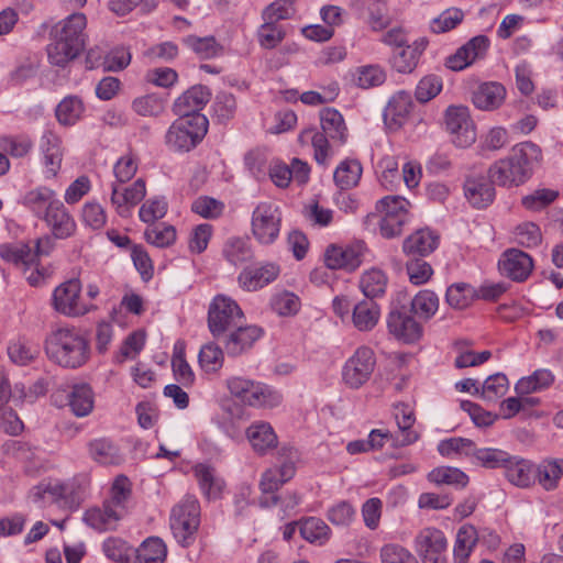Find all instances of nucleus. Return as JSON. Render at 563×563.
Segmentation results:
<instances>
[{"label":"nucleus","instance_id":"f257e3e1","mask_svg":"<svg viewBox=\"0 0 563 563\" xmlns=\"http://www.w3.org/2000/svg\"><path fill=\"white\" fill-rule=\"evenodd\" d=\"M542 159L541 148L530 142L516 144L510 153L489 167V178L501 187H518L528 181Z\"/></svg>","mask_w":563,"mask_h":563},{"label":"nucleus","instance_id":"f03ea898","mask_svg":"<svg viewBox=\"0 0 563 563\" xmlns=\"http://www.w3.org/2000/svg\"><path fill=\"white\" fill-rule=\"evenodd\" d=\"M321 131L314 128L303 130L298 140L301 144L311 143L314 151V159L320 165H327L334 155L333 146L342 145L347 139V128L343 115L333 108H324L320 111Z\"/></svg>","mask_w":563,"mask_h":563},{"label":"nucleus","instance_id":"7ed1b4c3","mask_svg":"<svg viewBox=\"0 0 563 563\" xmlns=\"http://www.w3.org/2000/svg\"><path fill=\"white\" fill-rule=\"evenodd\" d=\"M44 349L47 357L64 368H79L90 356L87 339L73 327L53 330L45 340Z\"/></svg>","mask_w":563,"mask_h":563},{"label":"nucleus","instance_id":"20e7f679","mask_svg":"<svg viewBox=\"0 0 563 563\" xmlns=\"http://www.w3.org/2000/svg\"><path fill=\"white\" fill-rule=\"evenodd\" d=\"M297 451L294 448L283 446L278 452V464L267 468L260 482L263 496L260 498L262 507H272L277 504L275 493L282 485L290 481L296 473Z\"/></svg>","mask_w":563,"mask_h":563},{"label":"nucleus","instance_id":"39448f33","mask_svg":"<svg viewBox=\"0 0 563 563\" xmlns=\"http://www.w3.org/2000/svg\"><path fill=\"white\" fill-rule=\"evenodd\" d=\"M227 388L231 396L255 408H275L283 400L282 395L271 386L242 376L229 377Z\"/></svg>","mask_w":563,"mask_h":563},{"label":"nucleus","instance_id":"423d86ee","mask_svg":"<svg viewBox=\"0 0 563 563\" xmlns=\"http://www.w3.org/2000/svg\"><path fill=\"white\" fill-rule=\"evenodd\" d=\"M170 530L183 547L192 544L200 526V504L192 495L185 496L170 512Z\"/></svg>","mask_w":563,"mask_h":563},{"label":"nucleus","instance_id":"0eeeda50","mask_svg":"<svg viewBox=\"0 0 563 563\" xmlns=\"http://www.w3.org/2000/svg\"><path fill=\"white\" fill-rule=\"evenodd\" d=\"M208 131L206 115L176 119L165 134V145L173 152L185 153L195 148Z\"/></svg>","mask_w":563,"mask_h":563},{"label":"nucleus","instance_id":"6e6552de","mask_svg":"<svg viewBox=\"0 0 563 563\" xmlns=\"http://www.w3.org/2000/svg\"><path fill=\"white\" fill-rule=\"evenodd\" d=\"M282 229V210L273 201L258 202L251 217V232L262 245L273 244Z\"/></svg>","mask_w":563,"mask_h":563},{"label":"nucleus","instance_id":"1a4fd4ad","mask_svg":"<svg viewBox=\"0 0 563 563\" xmlns=\"http://www.w3.org/2000/svg\"><path fill=\"white\" fill-rule=\"evenodd\" d=\"M244 313L229 296L217 295L208 309V327L213 336H220L242 323Z\"/></svg>","mask_w":563,"mask_h":563},{"label":"nucleus","instance_id":"9d476101","mask_svg":"<svg viewBox=\"0 0 563 563\" xmlns=\"http://www.w3.org/2000/svg\"><path fill=\"white\" fill-rule=\"evenodd\" d=\"M410 203L400 196H386L375 206L379 214V231L386 239H393L402 232V227L408 220Z\"/></svg>","mask_w":563,"mask_h":563},{"label":"nucleus","instance_id":"9b49d317","mask_svg":"<svg viewBox=\"0 0 563 563\" xmlns=\"http://www.w3.org/2000/svg\"><path fill=\"white\" fill-rule=\"evenodd\" d=\"M376 357L368 346H360L345 361L341 377L342 383L350 389H360L369 382L375 371Z\"/></svg>","mask_w":563,"mask_h":563},{"label":"nucleus","instance_id":"f8f14e48","mask_svg":"<svg viewBox=\"0 0 563 563\" xmlns=\"http://www.w3.org/2000/svg\"><path fill=\"white\" fill-rule=\"evenodd\" d=\"M82 286L79 279L73 278L57 286L53 292L54 309L68 317H78L96 309L81 296Z\"/></svg>","mask_w":563,"mask_h":563},{"label":"nucleus","instance_id":"ddd939ff","mask_svg":"<svg viewBox=\"0 0 563 563\" xmlns=\"http://www.w3.org/2000/svg\"><path fill=\"white\" fill-rule=\"evenodd\" d=\"M444 125L457 147H470L476 141V125L465 106H450L444 112Z\"/></svg>","mask_w":563,"mask_h":563},{"label":"nucleus","instance_id":"4468645a","mask_svg":"<svg viewBox=\"0 0 563 563\" xmlns=\"http://www.w3.org/2000/svg\"><path fill=\"white\" fill-rule=\"evenodd\" d=\"M415 549L423 563H446L448 540L438 528L421 529L415 538Z\"/></svg>","mask_w":563,"mask_h":563},{"label":"nucleus","instance_id":"2eb2a0df","mask_svg":"<svg viewBox=\"0 0 563 563\" xmlns=\"http://www.w3.org/2000/svg\"><path fill=\"white\" fill-rule=\"evenodd\" d=\"M388 332L398 341L415 343L422 338L423 327L405 307L394 308L387 316Z\"/></svg>","mask_w":563,"mask_h":563},{"label":"nucleus","instance_id":"dca6fc26","mask_svg":"<svg viewBox=\"0 0 563 563\" xmlns=\"http://www.w3.org/2000/svg\"><path fill=\"white\" fill-rule=\"evenodd\" d=\"M145 195L146 183L143 178H137L125 187L112 183L110 202L120 217L128 218L131 216L133 208L144 199Z\"/></svg>","mask_w":563,"mask_h":563},{"label":"nucleus","instance_id":"f3484780","mask_svg":"<svg viewBox=\"0 0 563 563\" xmlns=\"http://www.w3.org/2000/svg\"><path fill=\"white\" fill-rule=\"evenodd\" d=\"M533 266L532 257L528 253L518 249L506 250L498 261L499 273L518 283L525 282L529 278L533 271Z\"/></svg>","mask_w":563,"mask_h":563},{"label":"nucleus","instance_id":"a211bd4d","mask_svg":"<svg viewBox=\"0 0 563 563\" xmlns=\"http://www.w3.org/2000/svg\"><path fill=\"white\" fill-rule=\"evenodd\" d=\"M40 151L44 178H56L62 169L64 158L62 139L52 130L45 131L40 141Z\"/></svg>","mask_w":563,"mask_h":563},{"label":"nucleus","instance_id":"6ab92c4d","mask_svg":"<svg viewBox=\"0 0 563 563\" xmlns=\"http://www.w3.org/2000/svg\"><path fill=\"white\" fill-rule=\"evenodd\" d=\"M365 246L363 242L351 245H330L324 252V263L331 269L354 271L362 263Z\"/></svg>","mask_w":563,"mask_h":563},{"label":"nucleus","instance_id":"aec40b11","mask_svg":"<svg viewBox=\"0 0 563 563\" xmlns=\"http://www.w3.org/2000/svg\"><path fill=\"white\" fill-rule=\"evenodd\" d=\"M489 40L485 35H477L460 47L445 60V66L454 71H460L486 55Z\"/></svg>","mask_w":563,"mask_h":563},{"label":"nucleus","instance_id":"412c9836","mask_svg":"<svg viewBox=\"0 0 563 563\" xmlns=\"http://www.w3.org/2000/svg\"><path fill=\"white\" fill-rule=\"evenodd\" d=\"M413 102L410 93L398 91L391 96L384 109V123L388 131H399L409 120Z\"/></svg>","mask_w":563,"mask_h":563},{"label":"nucleus","instance_id":"4be33fe9","mask_svg":"<svg viewBox=\"0 0 563 563\" xmlns=\"http://www.w3.org/2000/svg\"><path fill=\"white\" fill-rule=\"evenodd\" d=\"M86 27V15L81 12H75L56 23L51 31V36H58L60 40L85 48L87 38Z\"/></svg>","mask_w":563,"mask_h":563},{"label":"nucleus","instance_id":"5701e85b","mask_svg":"<svg viewBox=\"0 0 563 563\" xmlns=\"http://www.w3.org/2000/svg\"><path fill=\"white\" fill-rule=\"evenodd\" d=\"M210 99L209 90L203 86H194L180 95L174 102L173 111L180 118L191 119L203 115L200 110Z\"/></svg>","mask_w":563,"mask_h":563},{"label":"nucleus","instance_id":"b1692460","mask_svg":"<svg viewBox=\"0 0 563 563\" xmlns=\"http://www.w3.org/2000/svg\"><path fill=\"white\" fill-rule=\"evenodd\" d=\"M246 439L258 455H266L278 445V437L273 426L263 420L253 421L245 430Z\"/></svg>","mask_w":563,"mask_h":563},{"label":"nucleus","instance_id":"393cba45","mask_svg":"<svg viewBox=\"0 0 563 563\" xmlns=\"http://www.w3.org/2000/svg\"><path fill=\"white\" fill-rule=\"evenodd\" d=\"M41 219L44 220L51 233L56 239L70 238L75 234L77 229L74 217L62 201L55 203Z\"/></svg>","mask_w":563,"mask_h":563},{"label":"nucleus","instance_id":"a878e982","mask_svg":"<svg viewBox=\"0 0 563 563\" xmlns=\"http://www.w3.org/2000/svg\"><path fill=\"white\" fill-rule=\"evenodd\" d=\"M279 273V266L273 263L246 267L240 273L238 283L244 290L255 291L274 282Z\"/></svg>","mask_w":563,"mask_h":563},{"label":"nucleus","instance_id":"bb28decb","mask_svg":"<svg viewBox=\"0 0 563 563\" xmlns=\"http://www.w3.org/2000/svg\"><path fill=\"white\" fill-rule=\"evenodd\" d=\"M224 347L230 356H238L250 350L262 336L263 331L256 325H242L241 323L228 331Z\"/></svg>","mask_w":563,"mask_h":563},{"label":"nucleus","instance_id":"cd10ccee","mask_svg":"<svg viewBox=\"0 0 563 563\" xmlns=\"http://www.w3.org/2000/svg\"><path fill=\"white\" fill-rule=\"evenodd\" d=\"M507 90L497 81H487L478 85L472 95L473 104L482 111H494L503 106Z\"/></svg>","mask_w":563,"mask_h":563},{"label":"nucleus","instance_id":"c85d7f7f","mask_svg":"<svg viewBox=\"0 0 563 563\" xmlns=\"http://www.w3.org/2000/svg\"><path fill=\"white\" fill-rule=\"evenodd\" d=\"M64 490L62 479L45 478L31 488L29 498L40 507L57 505L64 509Z\"/></svg>","mask_w":563,"mask_h":563},{"label":"nucleus","instance_id":"c756f323","mask_svg":"<svg viewBox=\"0 0 563 563\" xmlns=\"http://www.w3.org/2000/svg\"><path fill=\"white\" fill-rule=\"evenodd\" d=\"M58 201L60 200L57 198L55 190L47 186L40 185L26 191L22 196L20 203L41 219L44 213L51 210Z\"/></svg>","mask_w":563,"mask_h":563},{"label":"nucleus","instance_id":"7c9ffc66","mask_svg":"<svg viewBox=\"0 0 563 563\" xmlns=\"http://www.w3.org/2000/svg\"><path fill=\"white\" fill-rule=\"evenodd\" d=\"M64 509L76 510L86 500L90 493L91 477L88 473H79L67 481H63Z\"/></svg>","mask_w":563,"mask_h":563},{"label":"nucleus","instance_id":"2f4dec72","mask_svg":"<svg viewBox=\"0 0 563 563\" xmlns=\"http://www.w3.org/2000/svg\"><path fill=\"white\" fill-rule=\"evenodd\" d=\"M505 476L515 486L526 488L536 483V465L519 456H509L505 464Z\"/></svg>","mask_w":563,"mask_h":563},{"label":"nucleus","instance_id":"473e14b6","mask_svg":"<svg viewBox=\"0 0 563 563\" xmlns=\"http://www.w3.org/2000/svg\"><path fill=\"white\" fill-rule=\"evenodd\" d=\"M0 257L22 268L24 272L36 265V254H33L32 246L22 241L1 244Z\"/></svg>","mask_w":563,"mask_h":563},{"label":"nucleus","instance_id":"72a5a7b5","mask_svg":"<svg viewBox=\"0 0 563 563\" xmlns=\"http://www.w3.org/2000/svg\"><path fill=\"white\" fill-rule=\"evenodd\" d=\"M120 512L103 501L101 507H92L85 511L84 521L97 531L113 530L123 518Z\"/></svg>","mask_w":563,"mask_h":563},{"label":"nucleus","instance_id":"f704fd0d","mask_svg":"<svg viewBox=\"0 0 563 563\" xmlns=\"http://www.w3.org/2000/svg\"><path fill=\"white\" fill-rule=\"evenodd\" d=\"M394 416L400 437L395 440V445L405 446L415 443L419 439V433L412 429L416 421L413 409L407 404H398L394 408Z\"/></svg>","mask_w":563,"mask_h":563},{"label":"nucleus","instance_id":"c9c22d12","mask_svg":"<svg viewBox=\"0 0 563 563\" xmlns=\"http://www.w3.org/2000/svg\"><path fill=\"white\" fill-rule=\"evenodd\" d=\"M495 185L485 177H473L465 181L464 190L467 200L478 209L487 207L495 197Z\"/></svg>","mask_w":563,"mask_h":563},{"label":"nucleus","instance_id":"e433bc0d","mask_svg":"<svg viewBox=\"0 0 563 563\" xmlns=\"http://www.w3.org/2000/svg\"><path fill=\"white\" fill-rule=\"evenodd\" d=\"M439 244V235L430 229L415 231L404 241V252L409 255L426 256L432 253Z\"/></svg>","mask_w":563,"mask_h":563},{"label":"nucleus","instance_id":"4c0bfd02","mask_svg":"<svg viewBox=\"0 0 563 563\" xmlns=\"http://www.w3.org/2000/svg\"><path fill=\"white\" fill-rule=\"evenodd\" d=\"M194 475L202 494L208 499H218L221 497L224 488V482L217 474L213 467L206 464H197L194 467Z\"/></svg>","mask_w":563,"mask_h":563},{"label":"nucleus","instance_id":"58836bf2","mask_svg":"<svg viewBox=\"0 0 563 563\" xmlns=\"http://www.w3.org/2000/svg\"><path fill=\"white\" fill-rule=\"evenodd\" d=\"M68 406L76 417L88 416L95 406V394L90 385H74L67 395Z\"/></svg>","mask_w":563,"mask_h":563},{"label":"nucleus","instance_id":"ea45409f","mask_svg":"<svg viewBox=\"0 0 563 563\" xmlns=\"http://www.w3.org/2000/svg\"><path fill=\"white\" fill-rule=\"evenodd\" d=\"M84 48L76 46L58 36H51L47 45V56L52 65L65 67L69 62L77 58Z\"/></svg>","mask_w":563,"mask_h":563},{"label":"nucleus","instance_id":"a19ab883","mask_svg":"<svg viewBox=\"0 0 563 563\" xmlns=\"http://www.w3.org/2000/svg\"><path fill=\"white\" fill-rule=\"evenodd\" d=\"M379 306L373 300H362L354 306L352 323L358 331H371L378 323Z\"/></svg>","mask_w":563,"mask_h":563},{"label":"nucleus","instance_id":"79ce46f5","mask_svg":"<svg viewBox=\"0 0 563 563\" xmlns=\"http://www.w3.org/2000/svg\"><path fill=\"white\" fill-rule=\"evenodd\" d=\"M89 456L102 465H115L122 461L118 446L106 438L95 439L88 444Z\"/></svg>","mask_w":563,"mask_h":563},{"label":"nucleus","instance_id":"37998d69","mask_svg":"<svg viewBox=\"0 0 563 563\" xmlns=\"http://www.w3.org/2000/svg\"><path fill=\"white\" fill-rule=\"evenodd\" d=\"M536 482L545 490L558 487L563 476V459L544 460L536 465Z\"/></svg>","mask_w":563,"mask_h":563},{"label":"nucleus","instance_id":"c03bdc74","mask_svg":"<svg viewBox=\"0 0 563 563\" xmlns=\"http://www.w3.org/2000/svg\"><path fill=\"white\" fill-rule=\"evenodd\" d=\"M172 368L174 378L183 387L190 388L194 386L196 380V375L186 361L185 357V343L178 341L174 345L173 357H172Z\"/></svg>","mask_w":563,"mask_h":563},{"label":"nucleus","instance_id":"a18cd8bd","mask_svg":"<svg viewBox=\"0 0 563 563\" xmlns=\"http://www.w3.org/2000/svg\"><path fill=\"white\" fill-rule=\"evenodd\" d=\"M478 540L475 527L462 526L456 533L453 556L455 563H466Z\"/></svg>","mask_w":563,"mask_h":563},{"label":"nucleus","instance_id":"49530a36","mask_svg":"<svg viewBox=\"0 0 563 563\" xmlns=\"http://www.w3.org/2000/svg\"><path fill=\"white\" fill-rule=\"evenodd\" d=\"M132 495V483L125 475H118L110 487L109 497L104 500L122 516L126 514V504Z\"/></svg>","mask_w":563,"mask_h":563},{"label":"nucleus","instance_id":"de8ad7c7","mask_svg":"<svg viewBox=\"0 0 563 563\" xmlns=\"http://www.w3.org/2000/svg\"><path fill=\"white\" fill-rule=\"evenodd\" d=\"M167 549L162 539L151 537L134 549L135 563H164Z\"/></svg>","mask_w":563,"mask_h":563},{"label":"nucleus","instance_id":"09e8293b","mask_svg":"<svg viewBox=\"0 0 563 563\" xmlns=\"http://www.w3.org/2000/svg\"><path fill=\"white\" fill-rule=\"evenodd\" d=\"M388 285V277L379 268L365 271L360 279V288L367 298H377L385 294Z\"/></svg>","mask_w":563,"mask_h":563},{"label":"nucleus","instance_id":"8fccbe9b","mask_svg":"<svg viewBox=\"0 0 563 563\" xmlns=\"http://www.w3.org/2000/svg\"><path fill=\"white\" fill-rule=\"evenodd\" d=\"M554 382V375L550 369L541 368L534 371L531 375L520 378L515 389L519 395H529L541 389L548 388Z\"/></svg>","mask_w":563,"mask_h":563},{"label":"nucleus","instance_id":"3c124183","mask_svg":"<svg viewBox=\"0 0 563 563\" xmlns=\"http://www.w3.org/2000/svg\"><path fill=\"white\" fill-rule=\"evenodd\" d=\"M85 113L82 100L77 96L65 97L56 108L57 121L63 125H74Z\"/></svg>","mask_w":563,"mask_h":563},{"label":"nucleus","instance_id":"603ef678","mask_svg":"<svg viewBox=\"0 0 563 563\" xmlns=\"http://www.w3.org/2000/svg\"><path fill=\"white\" fill-rule=\"evenodd\" d=\"M386 80V73L378 65H363L352 71V81L362 89L380 86Z\"/></svg>","mask_w":563,"mask_h":563},{"label":"nucleus","instance_id":"864d4df0","mask_svg":"<svg viewBox=\"0 0 563 563\" xmlns=\"http://www.w3.org/2000/svg\"><path fill=\"white\" fill-rule=\"evenodd\" d=\"M38 354V345L25 339L12 341L8 346L9 358L19 366L29 365Z\"/></svg>","mask_w":563,"mask_h":563},{"label":"nucleus","instance_id":"5fc2aeb1","mask_svg":"<svg viewBox=\"0 0 563 563\" xmlns=\"http://www.w3.org/2000/svg\"><path fill=\"white\" fill-rule=\"evenodd\" d=\"M439 309V298L435 292L420 290L411 300L410 311L421 320L431 319Z\"/></svg>","mask_w":563,"mask_h":563},{"label":"nucleus","instance_id":"6e6d98bb","mask_svg":"<svg viewBox=\"0 0 563 563\" xmlns=\"http://www.w3.org/2000/svg\"><path fill=\"white\" fill-rule=\"evenodd\" d=\"M131 107L137 115L157 118L165 112L166 101L156 93H148L135 98Z\"/></svg>","mask_w":563,"mask_h":563},{"label":"nucleus","instance_id":"4d7b16f0","mask_svg":"<svg viewBox=\"0 0 563 563\" xmlns=\"http://www.w3.org/2000/svg\"><path fill=\"white\" fill-rule=\"evenodd\" d=\"M362 176V166L356 161H344L334 170L333 179L341 189L356 186Z\"/></svg>","mask_w":563,"mask_h":563},{"label":"nucleus","instance_id":"13d9d810","mask_svg":"<svg viewBox=\"0 0 563 563\" xmlns=\"http://www.w3.org/2000/svg\"><path fill=\"white\" fill-rule=\"evenodd\" d=\"M446 302L454 309H465L476 299V289L470 284L457 283L446 290Z\"/></svg>","mask_w":563,"mask_h":563},{"label":"nucleus","instance_id":"bf43d9fd","mask_svg":"<svg viewBox=\"0 0 563 563\" xmlns=\"http://www.w3.org/2000/svg\"><path fill=\"white\" fill-rule=\"evenodd\" d=\"M198 362L205 373H217L224 363L223 351L214 343H207L199 351Z\"/></svg>","mask_w":563,"mask_h":563},{"label":"nucleus","instance_id":"052dcab7","mask_svg":"<svg viewBox=\"0 0 563 563\" xmlns=\"http://www.w3.org/2000/svg\"><path fill=\"white\" fill-rule=\"evenodd\" d=\"M428 479L437 485H455L465 487L468 483L467 475L459 468L441 466L432 470L428 474Z\"/></svg>","mask_w":563,"mask_h":563},{"label":"nucleus","instance_id":"680f3d73","mask_svg":"<svg viewBox=\"0 0 563 563\" xmlns=\"http://www.w3.org/2000/svg\"><path fill=\"white\" fill-rule=\"evenodd\" d=\"M33 148V141L27 135H1L0 150L13 158L26 156Z\"/></svg>","mask_w":563,"mask_h":563},{"label":"nucleus","instance_id":"e2e57ef3","mask_svg":"<svg viewBox=\"0 0 563 563\" xmlns=\"http://www.w3.org/2000/svg\"><path fill=\"white\" fill-rule=\"evenodd\" d=\"M103 552L112 561L119 563H135L134 548L119 538H108L103 542Z\"/></svg>","mask_w":563,"mask_h":563},{"label":"nucleus","instance_id":"0e129e2a","mask_svg":"<svg viewBox=\"0 0 563 563\" xmlns=\"http://www.w3.org/2000/svg\"><path fill=\"white\" fill-rule=\"evenodd\" d=\"M80 219L86 228L97 231L104 228L108 217L101 203L87 201L81 207Z\"/></svg>","mask_w":563,"mask_h":563},{"label":"nucleus","instance_id":"69168bd1","mask_svg":"<svg viewBox=\"0 0 563 563\" xmlns=\"http://www.w3.org/2000/svg\"><path fill=\"white\" fill-rule=\"evenodd\" d=\"M168 203L165 197H151L143 202L139 210V218L145 223H154L165 217Z\"/></svg>","mask_w":563,"mask_h":563},{"label":"nucleus","instance_id":"338daca9","mask_svg":"<svg viewBox=\"0 0 563 563\" xmlns=\"http://www.w3.org/2000/svg\"><path fill=\"white\" fill-rule=\"evenodd\" d=\"M329 527L319 518L311 517L300 523L301 537L311 543H324L329 539Z\"/></svg>","mask_w":563,"mask_h":563},{"label":"nucleus","instance_id":"774afa93","mask_svg":"<svg viewBox=\"0 0 563 563\" xmlns=\"http://www.w3.org/2000/svg\"><path fill=\"white\" fill-rule=\"evenodd\" d=\"M379 558L382 563H419L410 551L396 543L384 544Z\"/></svg>","mask_w":563,"mask_h":563}]
</instances>
